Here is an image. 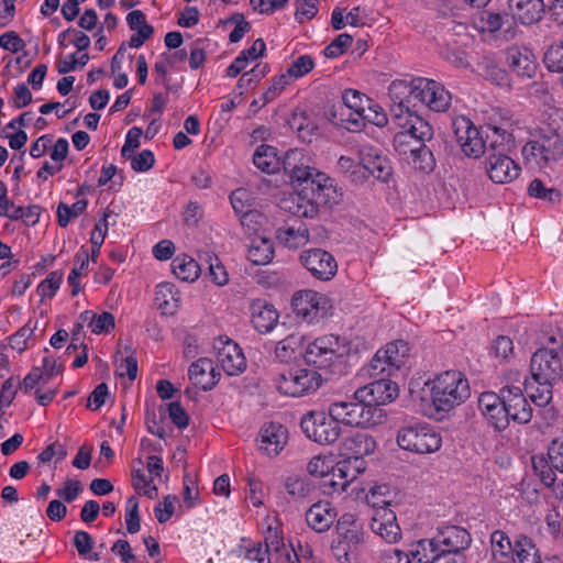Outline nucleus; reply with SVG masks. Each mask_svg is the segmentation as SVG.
<instances>
[{"mask_svg":"<svg viewBox=\"0 0 563 563\" xmlns=\"http://www.w3.org/2000/svg\"><path fill=\"white\" fill-rule=\"evenodd\" d=\"M396 398V388L385 382L367 384L346 400L331 402L328 411H309L300 420L302 432L310 440L329 445L341 435L340 423L368 428L380 419V405Z\"/></svg>","mask_w":563,"mask_h":563,"instance_id":"nucleus-1","label":"nucleus"},{"mask_svg":"<svg viewBox=\"0 0 563 563\" xmlns=\"http://www.w3.org/2000/svg\"><path fill=\"white\" fill-rule=\"evenodd\" d=\"M531 380L525 386L533 404L544 407L552 400L553 386L563 380V350L540 347L530 360Z\"/></svg>","mask_w":563,"mask_h":563,"instance_id":"nucleus-2","label":"nucleus"},{"mask_svg":"<svg viewBox=\"0 0 563 563\" xmlns=\"http://www.w3.org/2000/svg\"><path fill=\"white\" fill-rule=\"evenodd\" d=\"M426 385L431 386V402L438 412L448 413L471 396L468 380L459 371H445Z\"/></svg>","mask_w":563,"mask_h":563,"instance_id":"nucleus-3","label":"nucleus"},{"mask_svg":"<svg viewBox=\"0 0 563 563\" xmlns=\"http://www.w3.org/2000/svg\"><path fill=\"white\" fill-rule=\"evenodd\" d=\"M349 350L339 336L333 334L314 339L306 349L307 364L317 368L329 371L331 374L343 373L345 357Z\"/></svg>","mask_w":563,"mask_h":563,"instance_id":"nucleus-4","label":"nucleus"},{"mask_svg":"<svg viewBox=\"0 0 563 563\" xmlns=\"http://www.w3.org/2000/svg\"><path fill=\"white\" fill-rule=\"evenodd\" d=\"M396 440L400 449L417 454L437 452L442 445L441 435L434 428L421 422L401 427L397 432Z\"/></svg>","mask_w":563,"mask_h":563,"instance_id":"nucleus-5","label":"nucleus"},{"mask_svg":"<svg viewBox=\"0 0 563 563\" xmlns=\"http://www.w3.org/2000/svg\"><path fill=\"white\" fill-rule=\"evenodd\" d=\"M521 152L527 162L533 163L540 168L547 167L563 158V140L541 130L526 143Z\"/></svg>","mask_w":563,"mask_h":563,"instance_id":"nucleus-6","label":"nucleus"},{"mask_svg":"<svg viewBox=\"0 0 563 563\" xmlns=\"http://www.w3.org/2000/svg\"><path fill=\"white\" fill-rule=\"evenodd\" d=\"M275 383L282 394L301 397L317 391L322 384V376L313 368H296L279 374Z\"/></svg>","mask_w":563,"mask_h":563,"instance_id":"nucleus-7","label":"nucleus"},{"mask_svg":"<svg viewBox=\"0 0 563 563\" xmlns=\"http://www.w3.org/2000/svg\"><path fill=\"white\" fill-rule=\"evenodd\" d=\"M408 86L409 93L413 96V99L419 100L429 109L437 112H443L449 109L452 97L442 84L418 77L412 79Z\"/></svg>","mask_w":563,"mask_h":563,"instance_id":"nucleus-8","label":"nucleus"},{"mask_svg":"<svg viewBox=\"0 0 563 563\" xmlns=\"http://www.w3.org/2000/svg\"><path fill=\"white\" fill-rule=\"evenodd\" d=\"M452 130L462 153L472 158H479L486 152V141L482 132L465 115L452 120Z\"/></svg>","mask_w":563,"mask_h":563,"instance_id":"nucleus-9","label":"nucleus"},{"mask_svg":"<svg viewBox=\"0 0 563 563\" xmlns=\"http://www.w3.org/2000/svg\"><path fill=\"white\" fill-rule=\"evenodd\" d=\"M300 263L317 279L328 282L338 272L334 256L322 249H309L300 254Z\"/></svg>","mask_w":563,"mask_h":563,"instance_id":"nucleus-10","label":"nucleus"},{"mask_svg":"<svg viewBox=\"0 0 563 563\" xmlns=\"http://www.w3.org/2000/svg\"><path fill=\"white\" fill-rule=\"evenodd\" d=\"M383 504V506H377L376 503H373L374 509L369 527L387 543H395L401 538V530L395 511L388 507L389 503L384 500Z\"/></svg>","mask_w":563,"mask_h":563,"instance_id":"nucleus-11","label":"nucleus"},{"mask_svg":"<svg viewBox=\"0 0 563 563\" xmlns=\"http://www.w3.org/2000/svg\"><path fill=\"white\" fill-rule=\"evenodd\" d=\"M441 552L446 554H465L472 544L471 533L460 526H441L434 534Z\"/></svg>","mask_w":563,"mask_h":563,"instance_id":"nucleus-12","label":"nucleus"},{"mask_svg":"<svg viewBox=\"0 0 563 563\" xmlns=\"http://www.w3.org/2000/svg\"><path fill=\"white\" fill-rule=\"evenodd\" d=\"M509 421L526 424L532 419V407L519 386L507 385L499 389Z\"/></svg>","mask_w":563,"mask_h":563,"instance_id":"nucleus-13","label":"nucleus"},{"mask_svg":"<svg viewBox=\"0 0 563 563\" xmlns=\"http://www.w3.org/2000/svg\"><path fill=\"white\" fill-rule=\"evenodd\" d=\"M478 408L487 423L496 431H504L509 426L506 406L500 391H486L478 397Z\"/></svg>","mask_w":563,"mask_h":563,"instance_id":"nucleus-14","label":"nucleus"},{"mask_svg":"<svg viewBox=\"0 0 563 563\" xmlns=\"http://www.w3.org/2000/svg\"><path fill=\"white\" fill-rule=\"evenodd\" d=\"M358 156L361 164L377 180L386 183L393 175L390 161L382 154V151L372 144H360Z\"/></svg>","mask_w":563,"mask_h":563,"instance_id":"nucleus-15","label":"nucleus"},{"mask_svg":"<svg viewBox=\"0 0 563 563\" xmlns=\"http://www.w3.org/2000/svg\"><path fill=\"white\" fill-rule=\"evenodd\" d=\"M388 95L394 102L390 107L393 120L399 128H404V122L409 121V114H415L411 110L413 96L409 93L408 82L395 80L388 89Z\"/></svg>","mask_w":563,"mask_h":563,"instance_id":"nucleus-16","label":"nucleus"},{"mask_svg":"<svg viewBox=\"0 0 563 563\" xmlns=\"http://www.w3.org/2000/svg\"><path fill=\"white\" fill-rule=\"evenodd\" d=\"M487 174L496 184H507L520 174V166L509 156V152L489 153L487 158Z\"/></svg>","mask_w":563,"mask_h":563,"instance_id":"nucleus-17","label":"nucleus"},{"mask_svg":"<svg viewBox=\"0 0 563 563\" xmlns=\"http://www.w3.org/2000/svg\"><path fill=\"white\" fill-rule=\"evenodd\" d=\"M364 470L365 464L357 465L354 459L343 456L342 461L332 465L331 478L323 482V487L329 489L328 493L343 492Z\"/></svg>","mask_w":563,"mask_h":563,"instance_id":"nucleus-18","label":"nucleus"},{"mask_svg":"<svg viewBox=\"0 0 563 563\" xmlns=\"http://www.w3.org/2000/svg\"><path fill=\"white\" fill-rule=\"evenodd\" d=\"M292 306L297 314L312 319L325 316L330 301L320 292L303 290L294 296Z\"/></svg>","mask_w":563,"mask_h":563,"instance_id":"nucleus-19","label":"nucleus"},{"mask_svg":"<svg viewBox=\"0 0 563 563\" xmlns=\"http://www.w3.org/2000/svg\"><path fill=\"white\" fill-rule=\"evenodd\" d=\"M288 441V431L279 422L265 423L260 431L258 449L268 456L280 453Z\"/></svg>","mask_w":563,"mask_h":563,"instance_id":"nucleus-20","label":"nucleus"},{"mask_svg":"<svg viewBox=\"0 0 563 563\" xmlns=\"http://www.w3.org/2000/svg\"><path fill=\"white\" fill-rule=\"evenodd\" d=\"M221 344L222 346H217V360L222 369L229 376L243 373L246 368V358L242 349L231 340L221 342Z\"/></svg>","mask_w":563,"mask_h":563,"instance_id":"nucleus-21","label":"nucleus"},{"mask_svg":"<svg viewBox=\"0 0 563 563\" xmlns=\"http://www.w3.org/2000/svg\"><path fill=\"white\" fill-rule=\"evenodd\" d=\"M250 313L254 329L261 334L272 332L278 324L279 313L276 308L266 300H253L250 305Z\"/></svg>","mask_w":563,"mask_h":563,"instance_id":"nucleus-22","label":"nucleus"},{"mask_svg":"<svg viewBox=\"0 0 563 563\" xmlns=\"http://www.w3.org/2000/svg\"><path fill=\"white\" fill-rule=\"evenodd\" d=\"M511 121L504 120L499 125L488 124L486 132V151L489 153L510 152L515 146V137L511 129Z\"/></svg>","mask_w":563,"mask_h":563,"instance_id":"nucleus-23","label":"nucleus"},{"mask_svg":"<svg viewBox=\"0 0 563 563\" xmlns=\"http://www.w3.org/2000/svg\"><path fill=\"white\" fill-rule=\"evenodd\" d=\"M189 379L202 390H211L220 379V373L217 371L210 358L202 357L192 363L188 369Z\"/></svg>","mask_w":563,"mask_h":563,"instance_id":"nucleus-24","label":"nucleus"},{"mask_svg":"<svg viewBox=\"0 0 563 563\" xmlns=\"http://www.w3.org/2000/svg\"><path fill=\"white\" fill-rule=\"evenodd\" d=\"M376 442L366 433H356L346 438L341 444V455L354 459L357 465L364 464L363 457L375 451Z\"/></svg>","mask_w":563,"mask_h":563,"instance_id":"nucleus-25","label":"nucleus"},{"mask_svg":"<svg viewBox=\"0 0 563 563\" xmlns=\"http://www.w3.org/2000/svg\"><path fill=\"white\" fill-rule=\"evenodd\" d=\"M280 208L296 217L312 219L317 217L316 202L307 190L289 194L280 200Z\"/></svg>","mask_w":563,"mask_h":563,"instance_id":"nucleus-26","label":"nucleus"},{"mask_svg":"<svg viewBox=\"0 0 563 563\" xmlns=\"http://www.w3.org/2000/svg\"><path fill=\"white\" fill-rule=\"evenodd\" d=\"M275 236L283 246L292 250L302 247L310 241L308 227L299 221L277 228Z\"/></svg>","mask_w":563,"mask_h":563,"instance_id":"nucleus-27","label":"nucleus"},{"mask_svg":"<svg viewBox=\"0 0 563 563\" xmlns=\"http://www.w3.org/2000/svg\"><path fill=\"white\" fill-rule=\"evenodd\" d=\"M316 186L309 191L312 202H316L317 214L320 206L332 207L340 200L341 194L338 192L333 180L325 174H316Z\"/></svg>","mask_w":563,"mask_h":563,"instance_id":"nucleus-28","label":"nucleus"},{"mask_svg":"<svg viewBox=\"0 0 563 563\" xmlns=\"http://www.w3.org/2000/svg\"><path fill=\"white\" fill-rule=\"evenodd\" d=\"M336 517V512L328 501L313 504L306 512V521L317 532L329 530Z\"/></svg>","mask_w":563,"mask_h":563,"instance_id":"nucleus-29","label":"nucleus"},{"mask_svg":"<svg viewBox=\"0 0 563 563\" xmlns=\"http://www.w3.org/2000/svg\"><path fill=\"white\" fill-rule=\"evenodd\" d=\"M508 4L514 16L525 25L540 21L544 12L543 0H509Z\"/></svg>","mask_w":563,"mask_h":563,"instance_id":"nucleus-30","label":"nucleus"},{"mask_svg":"<svg viewBox=\"0 0 563 563\" xmlns=\"http://www.w3.org/2000/svg\"><path fill=\"white\" fill-rule=\"evenodd\" d=\"M180 295L172 283H161L155 289V303L163 314L173 316L179 307Z\"/></svg>","mask_w":563,"mask_h":563,"instance_id":"nucleus-31","label":"nucleus"},{"mask_svg":"<svg viewBox=\"0 0 563 563\" xmlns=\"http://www.w3.org/2000/svg\"><path fill=\"white\" fill-rule=\"evenodd\" d=\"M305 344V335L300 332H292L275 346V357L282 363H289L301 354Z\"/></svg>","mask_w":563,"mask_h":563,"instance_id":"nucleus-32","label":"nucleus"},{"mask_svg":"<svg viewBox=\"0 0 563 563\" xmlns=\"http://www.w3.org/2000/svg\"><path fill=\"white\" fill-rule=\"evenodd\" d=\"M440 548L435 542L434 536L429 539H420L411 543L408 553L411 562L415 563H434L440 556Z\"/></svg>","mask_w":563,"mask_h":563,"instance_id":"nucleus-33","label":"nucleus"},{"mask_svg":"<svg viewBox=\"0 0 563 563\" xmlns=\"http://www.w3.org/2000/svg\"><path fill=\"white\" fill-rule=\"evenodd\" d=\"M253 163L266 174H274L280 169V157L277 148L267 144L257 146L253 155Z\"/></svg>","mask_w":563,"mask_h":563,"instance_id":"nucleus-34","label":"nucleus"},{"mask_svg":"<svg viewBox=\"0 0 563 563\" xmlns=\"http://www.w3.org/2000/svg\"><path fill=\"white\" fill-rule=\"evenodd\" d=\"M328 119L332 124L350 132H360L363 129L362 115L340 106L331 108Z\"/></svg>","mask_w":563,"mask_h":563,"instance_id":"nucleus-35","label":"nucleus"},{"mask_svg":"<svg viewBox=\"0 0 563 563\" xmlns=\"http://www.w3.org/2000/svg\"><path fill=\"white\" fill-rule=\"evenodd\" d=\"M249 260L255 265H266L274 257L273 242L264 236L255 238L249 247Z\"/></svg>","mask_w":563,"mask_h":563,"instance_id":"nucleus-36","label":"nucleus"},{"mask_svg":"<svg viewBox=\"0 0 563 563\" xmlns=\"http://www.w3.org/2000/svg\"><path fill=\"white\" fill-rule=\"evenodd\" d=\"M514 563H540V555L532 540L518 536L514 541Z\"/></svg>","mask_w":563,"mask_h":563,"instance_id":"nucleus-37","label":"nucleus"},{"mask_svg":"<svg viewBox=\"0 0 563 563\" xmlns=\"http://www.w3.org/2000/svg\"><path fill=\"white\" fill-rule=\"evenodd\" d=\"M404 133L424 144L427 141H431L433 137L432 126L417 113L409 114V121L404 122Z\"/></svg>","mask_w":563,"mask_h":563,"instance_id":"nucleus-38","label":"nucleus"},{"mask_svg":"<svg viewBox=\"0 0 563 563\" xmlns=\"http://www.w3.org/2000/svg\"><path fill=\"white\" fill-rule=\"evenodd\" d=\"M79 320L87 322L88 327L91 329V332L95 334H100L102 332L109 333L115 327L114 317L108 311L96 314L92 311L87 310L80 313Z\"/></svg>","mask_w":563,"mask_h":563,"instance_id":"nucleus-39","label":"nucleus"},{"mask_svg":"<svg viewBox=\"0 0 563 563\" xmlns=\"http://www.w3.org/2000/svg\"><path fill=\"white\" fill-rule=\"evenodd\" d=\"M508 64L518 76L531 78L536 74L537 65L527 52L510 51L508 53Z\"/></svg>","mask_w":563,"mask_h":563,"instance_id":"nucleus-40","label":"nucleus"},{"mask_svg":"<svg viewBox=\"0 0 563 563\" xmlns=\"http://www.w3.org/2000/svg\"><path fill=\"white\" fill-rule=\"evenodd\" d=\"M173 273L183 282H194L200 275V265L189 256H177L172 262Z\"/></svg>","mask_w":563,"mask_h":563,"instance_id":"nucleus-41","label":"nucleus"},{"mask_svg":"<svg viewBox=\"0 0 563 563\" xmlns=\"http://www.w3.org/2000/svg\"><path fill=\"white\" fill-rule=\"evenodd\" d=\"M393 371H396L391 364H389V361L387 360V356L382 350H378L374 357L372 358L369 363V374L377 378L376 382H385L390 384L391 386H395L396 388V397L398 396V387L395 383H391L390 380L385 379V376L391 375Z\"/></svg>","mask_w":563,"mask_h":563,"instance_id":"nucleus-42","label":"nucleus"},{"mask_svg":"<svg viewBox=\"0 0 563 563\" xmlns=\"http://www.w3.org/2000/svg\"><path fill=\"white\" fill-rule=\"evenodd\" d=\"M382 351L387 356L389 364L398 371L404 365L405 360L409 356L410 346L408 342L404 340H395L388 343Z\"/></svg>","mask_w":563,"mask_h":563,"instance_id":"nucleus-43","label":"nucleus"},{"mask_svg":"<svg viewBox=\"0 0 563 563\" xmlns=\"http://www.w3.org/2000/svg\"><path fill=\"white\" fill-rule=\"evenodd\" d=\"M316 174L322 173L302 163L288 176L292 185L302 187L301 190H307L309 192L313 186H316Z\"/></svg>","mask_w":563,"mask_h":563,"instance_id":"nucleus-44","label":"nucleus"},{"mask_svg":"<svg viewBox=\"0 0 563 563\" xmlns=\"http://www.w3.org/2000/svg\"><path fill=\"white\" fill-rule=\"evenodd\" d=\"M527 191L530 197L548 201L550 203L560 202L562 197V194L559 189L553 187H547L544 183L539 178H534L533 180H531Z\"/></svg>","mask_w":563,"mask_h":563,"instance_id":"nucleus-45","label":"nucleus"},{"mask_svg":"<svg viewBox=\"0 0 563 563\" xmlns=\"http://www.w3.org/2000/svg\"><path fill=\"white\" fill-rule=\"evenodd\" d=\"M88 206L86 199L77 200L71 206L60 201L57 206V222L62 228H66L69 222L81 214Z\"/></svg>","mask_w":563,"mask_h":563,"instance_id":"nucleus-46","label":"nucleus"},{"mask_svg":"<svg viewBox=\"0 0 563 563\" xmlns=\"http://www.w3.org/2000/svg\"><path fill=\"white\" fill-rule=\"evenodd\" d=\"M76 264L74 268L70 271L68 275V284L71 287V296H77L80 291V285L78 283L79 277L82 274V271L89 264V253L85 247H81L79 252L76 254Z\"/></svg>","mask_w":563,"mask_h":563,"instance_id":"nucleus-47","label":"nucleus"},{"mask_svg":"<svg viewBox=\"0 0 563 563\" xmlns=\"http://www.w3.org/2000/svg\"><path fill=\"white\" fill-rule=\"evenodd\" d=\"M342 101L343 103L340 107L346 108L360 115L363 114L365 106L371 104V98L354 89H346L342 95Z\"/></svg>","mask_w":563,"mask_h":563,"instance_id":"nucleus-48","label":"nucleus"},{"mask_svg":"<svg viewBox=\"0 0 563 563\" xmlns=\"http://www.w3.org/2000/svg\"><path fill=\"white\" fill-rule=\"evenodd\" d=\"M413 166L416 169L423 173L432 172L435 166V161L430 148L426 144H421L418 148L411 150Z\"/></svg>","mask_w":563,"mask_h":563,"instance_id":"nucleus-49","label":"nucleus"},{"mask_svg":"<svg viewBox=\"0 0 563 563\" xmlns=\"http://www.w3.org/2000/svg\"><path fill=\"white\" fill-rule=\"evenodd\" d=\"M532 466L534 472L540 477L541 482L547 486L551 487L556 479L555 468L552 467L549 457L545 459L543 456H533L532 457Z\"/></svg>","mask_w":563,"mask_h":563,"instance_id":"nucleus-50","label":"nucleus"},{"mask_svg":"<svg viewBox=\"0 0 563 563\" xmlns=\"http://www.w3.org/2000/svg\"><path fill=\"white\" fill-rule=\"evenodd\" d=\"M475 26L482 32H497L503 29V14L482 11L475 22Z\"/></svg>","mask_w":563,"mask_h":563,"instance_id":"nucleus-51","label":"nucleus"},{"mask_svg":"<svg viewBox=\"0 0 563 563\" xmlns=\"http://www.w3.org/2000/svg\"><path fill=\"white\" fill-rule=\"evenodd\" d=\"M208 263L209 276L211 280L218 286H224L229 282L228 273L220 262L219 257L212 253H206V258Z\"/></svg>","mask_w":563,"mask_h":563,"instance_id":"nucleus-52","label":"nucleus"},{"mask_svg":"<svg viewBox=\"0 0 563 563\" xmlns=\"http://www.w3.org/2000/svg\"><path fill=\"white\" fill-rule=\"evenodd\" d=\"M63 282L62 272H52L48 276L37 286V294L41 296L43 302L45 298H53Z\"/></svg>","mask_w":563,"mask_h":563,"instance_id":"nucleus-53","label":"nucleus"},{"mask_svg":"<svg viewBox=\"0 0 563 563\" xmlns=\"http://www.w3.org/2000/svg\"><path fill=\"white\" fill-rule=\"evenodd\" d=\"M366 122L379 128L385 126L388 122V118L384 109L378 103L373 102L372 99L371 104L365 106L364 112L362 114L363 128L365 126Z\"/></svg>","mask_w":563,"mask_h":563,"instance_id":"nucleus-54","label":"nucleus"},{"mask_svg":"<svg viewBox=\"0 0 563 563\" xmlns=\"http://www.w3.org/2000/svg\"><path fill=\"white\" fill-rule=\"evenodd\" d=\"M543 62L550 71L563 73V41L547 49Z\"/></svg>","mask_w":563,"mask_h":563,"instance_id":"nucleus-55","label":"nucleus"},{"mask_svg":"<svg viewBox=\"0 0 563 563\" xmlns=\"http://www.w3.org/2000/svg\"><path fill=\"white\" fill-rule=\"evenodd\" d=\"M247 191L243 188L235 189L230 196L231 205L235 213L241 216L242 223H244L247 218H253L255 216V213L250 209V206L245 203Z\"/></svg>","mask_w":563,"mask_h":563,"instance_id":"nucleus-56","label":"nucleus"},{"mask_svg":"<svg viewBox=\"0 0 563 563\" xmlns=\"http://www.w3.org/2000/svg\"><path fill=\"white\" fill-rule=\"evenodd\" d=\"M314 67V62L310 55H300L287 68L290 78H300L310 73Z\"/></svg>","mask_w":563,"mask_h":563,"instance_id":"nucleus-57","label":"nucleus"},{"mask_svg":"<svg viewBox=\"0 0 563 563\" xmlns=\"http://www.w3.org/2000/svg\"><path fill=\"white\" fill-rule=\"evenodd\" d=\"M352 43L353 36L347 33H342L325 46L323 54L328 58H336L341 56Z\"/></svg>","mask_w":563,"mask_h":563,"instance_id":"nucleus-58","label":"nucleus"},{"mask_svg":"<svg viewBox=\"0 0 563 563\" xmlns=\"http://www.w3.org/2000/svg\"><path fill=\"white\" fill-rule=\"evenodd\" d=\"M269 71L267 64H257L250 71L244 73L238 81L236 88L244 89L255 85Z\"/></svg>","mask_w":563,"mask_h":563,"instance_id":"nucleus-59","label":"nucleus"},{"mask_svg":"<svg viewBox=\"0 0 563 563\" xmlns=\"http://www.w3.org/2000/svg\"><path fill=\"white\" fill-rule=\"evenodd\" d=\"M310 475L323 477V482L331 478L332 464L325 457L314 456L307 465Z\"/></svg>","mask_w":563,"mask_h":563,"instance_id":"nucleus-60","label":"nucleus"},{"mask_svg":"<svg viewBox=\"0 0 563 563\" xmlns=\"http://www.w3.org/2000/svg\"><path fill=\"white\" fill-rule=\"evenodd\" d=\"M482 69L486 79L496 84L497 86L508 85V74L505 69L495 65L493 62H485L482 64Z\"/></svg>","mask_w":563,"mask_h":563,"instance_id":"nucleus-61","label":"nucleus"},{"mask_svg":"<svg viewBox=\"0 0 563 563\" xmlns=\"http://www.w3.org/2000/svg\"><path fill=\"white\" fill-rule=\"evenodd\" d=\"M131 167L134 172L145 173L155 164V156L151 150H143L137 155H132Z\"/></svg>","mask_w":563,"mask_h":563,"instance_id":"nucleus-62","label":"nucleus"},{"mask_svg":"<svg viewBox=\"0 0 563 563\" xmlns=\"http://www.w3.org/2000/svg\"><path fill=\"white\" fill-rule=\"evenodd\" d=\"M547 130L551 134H555L563 140V109L552 108L547 117Z\"/></svg>","mask_w":563,"mask_h":563,"instance_id":"nucleus-63","label":"nucleus"},{"mask_svg":"<svg viewBox=\"0 0 563 563\" xmlns=\"http://www.w3.org/2000/svg\"><path fill=\"white\" fill-rule=\"evenodd\" d=\"M548 457L552 467L563 473V438L554 439L548 448Z\"/></svg>","mask_w":563,"mask_h":563,"instance_id":"nucleus-64","label":"nucleus"}]
</instances>
